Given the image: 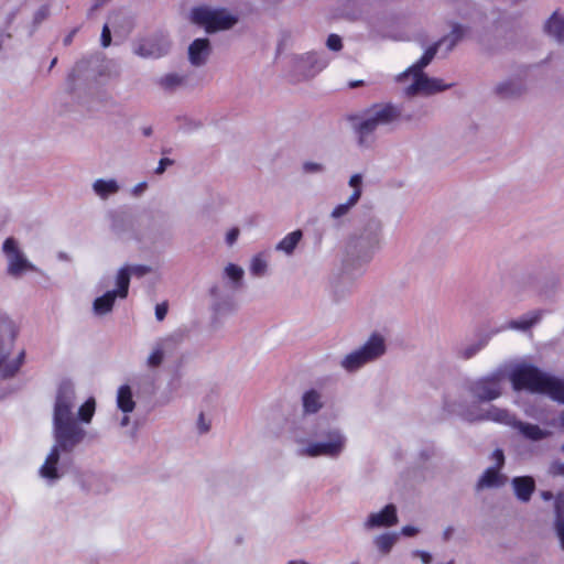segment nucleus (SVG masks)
Returning <instances> with one entry per match:
<instances>
[{
	"label": "nucleus",
	"mask_w": 564,
	"mask_h": 564,
	"mask_svg": "<svg viewBox=\"0 0 564 564\" xmlns=\"http://www.w3.org/2000/svg\"><path fill=\"white\" fill-rule=\"evenodd\" d=\"M75 390L70 383L58 387L54 413L53 429L56 444L52 447L39 473L50 481L61 477L58 473L59 452H72L85 437V431L73 417Z\"/></svg>",
	"instance_id": "obj_1"
},
{
	"label": "nucleus",
	"mask_w": 564,
	"mask_h": 564,
	"mask_svg": "<svg viewBox=\"0 0 564 564\" xmlns=\"http://www.w3.org/2000/svg\"><path fill=\"white\" fill-rule=\"evenodd\" d=\"M447 40V37H444L440 42L427 47L421 58L410 67L409 72L413 73L414 80L405 89L408 96H413L417 93L430 95L443 91L452 86V84H443L442 79L430 78L423 73V68L426 67L436 55L438 45Z\"/></svg>",
	"instance_id": "obj_2"
},
{
	"label": "nucleus",
	"mask_w": 564,
	"mask_h": 564,
	"mask_svg": "<svg viewBox=\"0 0 564 564\" xmlns=\"http://www.w3.org/2000/svg\"><path fill=\"white\" fill-rule=\"evenodd\" d=\"M447 40V37H444L440 42L427 47L421 58L410 67L409 72L413 73L414 80L405 89L408 96H413L417 93L430 95L443 91L452 86V84H443L442 79L430 78L423 73V68L426 67L436 55L438 45Z\"/></svg>",
	"instance_id": "obj_3"
},
{
	"label": "nucleus",
	"mask_w": 564,
	"mask_h": 564,
	"mask_svg": "<svg viewBox=\"0 0 564 564\" xmlns=\"http://www.w3.org/2000/svg\"><path fill=\"white\" fill-rule=\"evenodd\" d=\"M447 40V37H444L440 42L427 47L421 58L410 67L409 72L413 73L414 80L405 89L408 96H413L417 93L430 95L443 91L452 86V84H443L442 79L430 78L423 73V68L426 67L436 55L438 45Z\"/></svg>",
	"instance_id": "obj_4"
},
{
	"label": "nucleus",
	"mask_w": 564,
	"mask_h": 564,
	"mask_svg": "<svg viewBox=\"0 0 564 564\" xmlns=\"http://www.w3.org/2000/svg\"><path fill=\"white\" fill-rule=\"evenodd\" d=\"M368 118L355 124V131L358 134L359 143L364 144L366 138L370 135L379 124H388L401 115L398 107L391 104H376L367 110Z\"/></svg>",
	"instance_id": "obj_5"
},
{
	"label": "nucleus",
	"mask_w": 564,
	"mask_h": 564,
	"mask_svg": "<svg viewBox=\"0 0 564 564\" xmlns=\"http://www.w3.org/2000/svg\"><path fill=\"white\" fill-rule=\"evenodd\" d=\"M546 375L536 366L522 362L511 369L509 379L516 391L540 393Z\"/></svg>",
	"instance_id": "obj_6"
},
{
	"label": "nucleus",
	"mask_w": 564,
	"mask_h": 564,
	"mask_svg": "<svg viewBox=\"0 0 564 564\" xmlns=\"http://www.w3.org/2000/svg\"><path fill=\"white\" fill-rule=\"evenodd\" d=\"M18 336V328L15 324L8 318L0 321V377L9 379L15 376L24 362L25 351L22 350L14 360L8 361L7 357L9 351H3L4 337L8 338L12 345Z\"/></svg>",
	"instance_id": "obj_7"
},
{
	"label": "nucleus",
	"mask_w": 564,
	"mask_h": 564,
	"mask_svg": "<svg viewBox=\"0 0 564 564\" xmlns=\"http://www.w3.org/2000/svg\"><path fill=\"white\" fill-rule=\"evenodd\" d=\"M384 350L383 338L373 334L360 349L347 355L341 361V365L346 370L354 371L381 356Z\"/></svg>",
	"instance_id": "obj_8"
},
{
	"label": "nucleus",
	"mask_w": 564,
	"mask_h": 564,
	"mask_svg": "<svg viewBox=\"0 0 564 564\" xmlns=\"http://www.w3.org/2000/svg\"><path fill=\"white\" fill-rule=\"evenodd\" d=\"M192 20L204 26L209 33L230 29L237 22V18L228 14L225 10H210L204 7L192 10Z\"/></svg>",
	"instance_id": "obj_9"
},
{
	"label": "nucleus",
	"mask_w": 564,
	"mask_h": 564,
	"mask_svg": "<svg viewBox=\"0 0 564 564\" xmlns=\"http://www.w3.org/2000/svg\"><path fill=\"white\" fill-rule=\"evenodd\" d=\"M327 442H316L310 444L305 449L304 454L310 457H317V456H329V457H336L338 456L345 445V438L343 435L336 431H329L326 434Z\"/></svg>",
	"instance_id": "obj_10"
},
{
	"label": "nucleus",
	"mask_w": 564,
	"mask_h": 564,
	"mask_svg": "<svg viewBox=\"0 0 564 564\" xmlns=\"http://www.w3.org/2000/svg\"><path fill=\"white\" fill-rule=\"evenodd\" d=\"M501 375L484 377L473 383L470 390L480 401H492L501 395Z\"/></svg>",
	"instance_id": "obj_11"
},
{
	"label": "nucleus",
	"mask_w": 564,
	"mask_h": 564,
	"mask_svg": "<svg viewBox=\"0 0 564 564\" xmlns=\"http://www.w3.org/2000/svg\"><path fill=\"white\" fill-rule=\"evenodd\" d=\"M2 249L6 256L9 258L8 272L11 275L18 276L26 270L34 269V267L29 263V261L20 252L17 241L12 237H9L4 240Z\"/></svg>",
	"instance_id": "obj_12"
},
{
	"label": "nucleus",
	"mask_w": 564,
	"mask_h": 564,
	"mask_svg": "<svg viewBox=\"0 0 564 564\" xmlns=\"http://www.w3.org/2000/svg\"><path fill=\"white\" fill-rule=\"evenodd\" d=\"M398 522L397 509L393 505H387L380 512L369 516L366 525L368 528L392 527Z\"/></svg>",
	"instance_id": "obj_13"
},
{
	"label": "nucleus",
	"mask_w": 564,
	"mask_h": 564,
	"mask_svg": "<svg viewBox=\"0 0 564 564\" xmlns=\"http://www.w3.org/2000/svg\"><path fill=\"white\" fill-rule=\"evenodd\" d=\"M540 394H546L552 400L564 403V381L546 375Z\"/></svg>",
	"instance_id": "obj_14"
},
{
	"label": "nucleus",
	"mask_w": 564,
	"mask_h": 564,
	"mask_svg": "<svg viewBox=\"0 0 564 564\" xmlns=\"http://www.w3.org/2000/svg\"><path fill=\"white\" fill-rule=\"evenodd\" d=\"M209 41L207 39H196L188 47L189 61L193 65L199 66L205 63L209 54Z\"/></svg>",
	"instance_id": "obj_15"
},
{
	"label": "nucleus",
	"mask_w": 564,
	"mask_h": 564,
	"mask_svg": "<svg viewBox=\"0 0 564 564\" xmlns=\"http://www.w3.org/2000/svg\"><path fill=\"white\" fill-rule=\"evenodd\" d=\"M516 496L519 500L527 502L531 499V496L535 489V484L532 477L530 476H522V477H516L512 480Z\"/></svg>",
	"instance_id": "obj_16"
},
{
	"label": "nucleus",
	"mask_w": 564,
	"mask_h": 564,
	"mask_svg": "<svg viewBox=\"0 0 564 564\" xmlns=\"http://www.w3.org/2000/svg\"><path fill=\"white\" fill-rule=\"evenodd\" d=\"M166 45L151 40H144L134 50L141 57H160L166 53Z\"/></svg>",
	"instance_id": "obj_17"
},
{
	"label": "nucleus",
	"mask_w": 564,
	"mask_h": 564,
	"mask_svg": "<svg viewBox=\"0 0 564 564\" xmlns=\"http://www.w3.org/2000/svg\"><path fill=\"white\" fill-rule=\"evenodd\" d=\"M513 427L519 430V432L525 438L531 440V441H541V440H543V438L549 436V432L542 430L536 424L525 423V422L517 420V422H516Z\"/></svg>",
	"instance_id": "obj_18"
},
{
	"label": "nucleus",
	"mask_w": 564,
	"mask_h": 564,
	"mask_svg": "<svg viewBox=\"0 0 564 564\" xmlns=\"http://www.w3.org/2000/svg\"><path fill=\"white\" fill-rule=\"evenodd\" d=\"M481 420H491L497 423L514 426L517 419L511 415L507 410L491 406L485 414L480 416Z\"/></svg>",
	"instance_id": "obj_19"
},
{
	"label": "nucleus",
	"mask_w": 564,
	"mask_h": 564,
	"mask_svg": "<svg viewBox=\"0 0 564 564\" xmlns=\"http://www.w3.org/2000/svg\"><path fill=\"white\" fill-rule=\"evenodd\" d=\"M118 294L115 291H108L104 295L94 301V310L97 314L104 315L109 313L115 304Z\"/></svg>",
	"instance_id": "obj_20"
},
{
	"label": "nucleus",
	"mask_w": 564,
	"mask_h": 564,
	"mask_svg": "<svg viewBox=\"0 0 564 564\" xmlns=\"http://www.w3.org/2000/svg\"><path fill=\"white\" fill-rule=\"evenodd\" d=\"M545 32L554 36L558 42L564 41V19H560L554 12L545 23Z\"/></svg>",
	"instance_id": "obj_21"
},
{
	"label": "nucleus",
	"mask_w": 564,
	"mask_h": 564,
	"mask_svg": "<svg viewBox=\"0 0 564 564\" xmlns=\"http://www.w3.org/2000/svg\"><path fill=\"white\" fill-rule=\"evenodd\" d=\"M118 408L124 412L129 413L132 412L135 403L132 398V392L129 386L124 384L121 386L118 390V397H117Z\"/></svg>",
	"instance_id": "obj_22"
},
{
	"label": "nucleus",
	"mask_w": 564,
	"mask_h": 564,
	"mask_svg": "<svg viewBox=\"0 0 564 564\" xmlns=\"http://www.w3.org/2000/svg\"><path fill=\"white\" fill-rule=\"evenodd\" d=\"M555 530L560 539L561 546L564 550V498H556L555 500Z\"/></svg>",
	"instance_id": "obj_23"
},
{
	"label": "nucleus",
	"mask_w": 564,
	"mask_h": 564,
	"mask_svg": "<svg viewBox=\"0 0 564 564\" xmlns=\"http://www.w3.org/2000/svg\"><path fill=\"white\" fill-rule=\"evenodd\" d=\"M303 408L306 413H316L322 408L321 395L315 390H310L303 395Z\"/></svg>",
	"instance_id": "obj_24"
},
{
	"label": "nucleus",
	"mask_w": 564,
	"mask_h": 564,
	"mask_svg": "<svg viewBox=\"0 0 564 564\" xmlns=\"http://www.w3.org/2000/svg\"><path fill=\"white\" fill-rule=\"evenodd\" d=\"M302 238L301 230H294L286 235L276 246L278 250H282L286 253H292L297 243Z\"/></svg>",
	"instance_id": "obj_25"
},
{
	"label": "nucleus",
	"mask_w": 564,
	"mask_h": 564,
	"mask_svg": "<svg viewBox=\"0 0 564 564\" xmlns=\"http://www.w3.org/2000/svg\"><path fill=\"white\" fill-rule=\"evenodd\" d=\"M130 284V268L124 267L121 268L117 275V286L118 289L115 291L119 297L126 299L129 291Z\"/></svg>",
	"instance_id": "obj_26"
},
{
	"label": "nucleus",
	"mask_w": 564,
	"mask_h": 564,
	"mask_svg": "<svg viewBox=\"0 0 564 564\" xmlns=\"http://www.w3.org/2000/svg\"><path fill=\"white\" fill-rule=\"evenodd\" d=\"M360 196L361 191L355 189L346 203L339 204L334 208V210L332 212V216L334 218H340L345 216L350 210V208L357 204Z\"/></svg>",
	"instance_id": "obj_27"
},
{
	"label": "nucleus",
	"mask_w": 564,
	"mask_h": 564,
	"mask_svg": "<svg viewBox=\"0 0 564 564\" xmlns=\"http://www.w3.org/2000/svg\"><path fill=\"white\" fill-rule=\"evenodd\" d=\"M499 477L498 468L489 467L478 480L477 487L484 488L497 486L499 485Z\"/></svg>",
	"instance_id": "obj_28"
},
{
	"label": "nucleus",
	"mask_w": 564,
	"mask_h": 564,
	"mask_svg": "<svg viewBox=\"0 0 564 564\" xmlns=\"http://www.w3.org/2000/svg\"><path fill=\"white\" fill-rule=\"evenodd\" d=\"M96 402L94 398H89L78 410V417L84 423H89L94 416Z\"/></svg>",
	"instance_id": "obj_29"
},
{
	"label": "nucleus",
	"mask_w": 564,
	"mask_h": 564,
	"mask_svg": "<svg viewBox=\"0 0 564 564\" xmlns=\"http://www.w3.org/2000/svg\"><path fill=\"white\" fill-rule=\"evenodd\" d=\"M94 189L96 193L102 197L116 193L118 191V185L115 181H104L98 180L94 184Z\"/></svg>",
	"instance_id": "obj_30"
},
{
	"label": "nucleus",
	"mask_w": 564,
	"mask_h": 564,
	"mask_svg": "<svg viewBox=\"0 0 564 564\" xmlns=\"http://www.w3.org/2000/svg\"><path fill=\"white\" fill-rule=\"evenodd\" d=\"M397 541V535L391 533H384L376 539V545L380 552L387 554L390 552Z\"/></svg>",
	"instance_id": "obj_31"
},
{
	"label": "nucleus",
	"mask_w": 564,
	"mask_h": 564,
	"mask_svg": "<svg viewBox=\"0 0 564 564\" xmlns=\"http://www.w3.org/2000/svg\"><path fill=\"white\" fill-rule=\"evenodd\" d=\"M183 82V78L177 74H167L160 78V85L167 90H172L175 87L180 86Z\"/></svg>",
	"instance_id": "obj_32"
},
{
	"label": "nucleus",
	"mask_w": 564,
	"mask_h": 564,
	"mask_svg": "<svg viewBox=\"0 0 564 564\" xmlns=\"http://www.w3.org/2000/svg\"><path fill=\"white\" fill-rule=\"evenodd\" d=\"M267 262L261 256H256L251 261L250 271L254 275H261L265 272Z\"/></svg>",
	"instance_id": "obj_33"
},
{
	"label": "nucleus",
	"mask_w": 564,
	"mask_h": 564,
	"mask_svg": "<svg viewBox=\"0 0 564 564\" xmlns=\"http://www.w3.org/2000/svg\"><path fill=\"white\" fill-rule=\"evenodd\" d=\"M164 358V351L161 347H155L148 358V366L150 368L159 367Z\"/></svg>",
	"instance_id": "obj_34"
},
{
	"label": "nucleus",
	"mask_w": 564,
	"mask_h": 564,
	"mask_svg": "<svg viewBox=\"0 0 564 564\" xmlns=\"http://www.w3.org/2000/svg\"><path fill=\"white\" fill-rule=\"evenodd\" d=\"M540 318H541V313L538 312V313H534L533 316L530 318H523V319L513 322V326L525 330V329H529L530 327H532L535 323H538Z\"/></svg>",
	"instance_id": "obj_35"
},
{
	"label": "nucleus",
	"mask_w": 564,
	"mask_h": 564,
	"mask_svg": "<svg viewBox=\"0 0 564 564\" xmlns=\"http://www.w3.org/2000/svg\"><path fill=\"white\" fill-rule=\"evenodd\" d=\"M225 271H226L227 276L230 278L235 282H238L242 279L243 270L236 264L229 263L226 267Z\"/></svg>",
	"instance_id": "obj_36"
},
{
	"label": "nucleus",
	"mask_w": 564,
	"mask_h": 564,
	"mask_svg": "<svg viewBox=\"0 0 564 564\" xmlns=\"http://www.w3.org/2000/svg\"><path fill=\"white\" fill-rule=\"evenodd\" d=\"M496 91L499 96L507 97L516 95L518 89L514 88V85L511 82H507L497 86Z\"/></svg>",
	"instance_id": "obj_37"
},
{
	"label": "nucleus",
	"mask_w": 564,
	"mask_h": 564,
	"mask_svg": "<svg viewBox=\"0 0 564 564\" xmlns=\"http://www.w3.org/2000/svg\"><path fill=\"white\" fill-rule=\"evenodd\" d=\"M463 35H464L463 26L459 24H454L452 32H451V36H449L448 50H452L456 45V43L463 37Z\"/></svg>",
	"instance_id": "obj_38"
},
{
	"label": "nucleus",
	"mask_w": 564,
	"mask_h": 564,
	"mask_svg": "<svg viewBox=\"0 0 564 564\" xmlns=\"http://www.w3.org/2000/svg\"><path fill=\"white\" fill-rule=\"evenodd\" d=\"M326 45L332 51H339L343 47L340 36L337 34L328 35Z\"/></svg>",
	"instance_id": "obj_39"
},
{
	"label": "nucleus",
	"mask_w": 564,
	"mask_h": 564,
	"mask_svg": "<svg viewBox=\"0 0 564 564\" xmlns=\"http://www.w3.org/2000/svg\"><path fill=\"white\" fill-rule=\"evenodd\" d=\"M550 473L554 476H564V462H552V464L550 465Z\"/></svg>",
	"instance_id": "obj_40"
},
{
	"label": "nucleus",
	"mask_w": 564,
	"mask_h": 564,
	"mask_svg": "<svg viewBox=\"0 0 564 564\" xmlns=\"http://www.w3.org/2000/svg\"><path fill=\"white\" fill-rule=\"evenodd\" d=\"M50 14V8L48 6H42L35 13L34 15V22L35 23H41L42 21H44Z\"/></svg>",
	"instance_id": "obj_41"
},
{
	"label": "nucleus",
	"mask_w": 564,
	"mask_h": 564,
	"mask_svg": "<svg viewBox=\"0 0 564 564\" xmlns=\"http://www.w3.org/2000/svg\"><path fill=\"white\" fill-rule=\"evenodd\" d=\"M101 45L108 47L111 43V33L108 24H105L101 31Z\"/></svg>",
	"instance_id": "obj_42"
},
{
	"label": "nucleus",
	"mask_w": 564,
	"mask_h": 564,
	"mask_svg": "<svg viewBox=\"0 0 564 564\" xmlns=\"http://www.w3.org/2000/svg\"><path fill=\"white\" fill-rule=\"evenodd\" d=\"M167 314V303L163 302L156 305L155 316L159 321H163Z\"/></svg>",
	"instance_id": "obj_43"
},
{
	"label": "nucleus",
	"mask_w": 564,
	"mask_h": 564,
	"mask_svg": "<svg viewBox=\"0 0 564 564\" xmlns=\"http://www.w3.org/2000/svg\"><path fill=\"white\" fill-rule=\"evenodd\" d=\"M492 458L497 463V468L500 469L505 464V454H503L502 449H500V448L495 449L492 453Z\"/></svg>",
	"instance_id": "obj_44"
},
{
	"label": "nucleus",
	"mask_w": 564,
	"mask_h": 564,
	"mask_svg": "<svg viewBox=\"0 0 564 564\" xmlns=\"http://www.w3.org/2000/svg\"><path fill=\"white\" fill-rule=\"evenodd\" d=\"M172 164H173V161L171 159H167V158L161 159L158 167L155 169V173L162 174L165 171L166 166L172 165Z\"/></svg>",
	"instance_id": "obj_45"
},
{
	"label": "nucleus",
	"mask_w": 564,
	"mask_h": 564,
	"mask_svg": "<svg viewBox=\"0 0 564 564\" xmlns=\"http://www.w3.org/2000/svg\"><path fill=\"white\" fill-rule=\"evenodd\" d=\"M239 236V229L238 228H231L226 236V241L228 245H232L236 242Z\"/></svg>",
	"instance_id": "obj_46"
},
{
	"label": "nucleus",
	"mask_w": 564,
	"mask_h": 564,
	"mask_svg": "<svg viewBox=\"0 0 564 564\" xmlns=\"http://www.w3.org/2000/svg\"><path fill=\"white\" fill-rule=\"evenodd\" d=\"M149 271H150V269L144 265H135V267L130 268V274L133 273L138 276H142L145 273H148Z\"/></svg>",
	"instance_id": "obj_47"
},
{
	"label": "nucleus",
	"mask_w": 564,
	"mask_h": 564,
	"mask_svg": "<svg viewBox=\"0 0 564 564\" xmlns=\"http://www.w3.org/2000/svg\"><path fill=\"white\" fill-rule=\"evenodd\" d=\"M349 185L351 187H354V191L355 189H360L361 191V176L359 174H355L350 177L349 180Z\"/></svg>",
	"instance_id": "obj_48"
},
{
	"label": "nucleus",
	"mask_w": 564,
	"mask_h": 564,
	"mask_svg": "<svg viewBox=\"0 0 564 564\" xmlns=\"http://www.w3.org/2000/svg\"><path fill=\"white\" fill-rule=\"evenodd\" d=\"M198 429L200 433H206L209 431V424L205 423L204 413L202 412L198 416Z\"/></svg>",
	"instance_id": "obj_49"
},
{
	"label": "nucleus",
	"mask_w": 564,
	"mask_h": 564,
	"mask_svg": "<svg viewBox=\"0 0 564 564\" xmlns=\"http://www.w3.org/2000/svg\"><path fill=\"white\" fill-rule=\"evenodd\" d=\"M322 170V165L317 163L307 162L304 164V171L305 172H317Z\"/></svg>",
	"instance_id": "obj_50"
},
{
	"label": "nucleus",
	"mask_w": 564,
	"mask_h": 564,
	"mask_svg": "<svg viewBox=\"0 0 564 564\" xmlns=\"http://www.w3.org/2000/svg\"><path fill=\"white\" fill-rule=\"evenodd\" d=\"M401 532L405 536H414L419 532V530L415 527L405 525L402 528Z\"/></svg>",
	"instance_id": "obj_51"
},
{
	"label": "nucleus",
	"mask_w": 564,
	"mask_h": 564,
	"mask_svg": "<svg viewBox=\"0 0 564 564\" xmlns=\"http://www.w3.org/2000/svg\"><path fill=\"white\" fill-rule=\"evenodd\" d=\"M415 555L419 556L424 564H429L432 561V556L430 553L424 551H416Z\"/></svg>",
	"instance_id": "obj_52"
},
{
	"label": "nucleus",
	"mask_w": 564,
	"mask_h": 564,
	"mask_svg": "<svg viewBox=\"0 0 564 564\" xmlns=\"http://www.w3.org/2000/svg\"><path fill=\"white\" fill-rule=\"evenodd\" d=\"M478 349H479V348H474V347L466 349V350L464 351V358H465V359H469V358H471V357L477 352V350H478Z\"/></svg>",
	"instance_id": "obj_53"
},
{
	"label": "nucleus",
	"mask_w": 564,
	"mask_h": 564,
	"mask_svg": "<svg viewBox=\"0 0 564 564\" xmlns=\"http://www.w3.org/2000/svg\"><path fill=\"white\" fill-rule=\"evenodd\" d=\"M359 86H364V82L362 80H354V82L349 83V87L350 88H356V87H359Z\"/></svg>",
	"instance_id": "obj_54"
},
{
	"label": "nucleus",
	"mask_w": 564,
	"mask_h": 564,
	"mask_svg": "<svg viewBox=\"0 0 564 564\" xmlns=\"http://www.w3.org/2000/svg\"><path fill=\"white\" fill-rule=\"evenodd\" d=\"M142 132L145 137H150L152 134V128L145 127V128H143Z\"/></svg>",
	"instance_id": "obj_55"
},
{
	"label": "nucleus",
	"mask_w": 564,
	"mask_h": 564,
	"mask_svg": "<svg viewBox=\"0 0 564 564\" xmlns=\"http://www.w3.org/2000/svg\"><path fill=\"white\" fill-rule=\"evenodd\" d=\"M542 497H543L545 500H550V499H552V498H553V495H552V492H550V491H543V492H542Z\"/></svg>",
	"instance_id": "obj_56"
},
{
	"label": "nucleus",
	"mask_w": 564,
	"mask_h": 564,
	"mask_svg": "<svg viewBox=\"0 0 564 564\" xmlns=\"http://www.w3.org/2000/svg\"><path fill=\"white\" fill-rule=\"evenodd\" d=\"M452 531H453V529H452V528H448V529H446V530H445V532H444V538H445V540H448V539H449V536H451V534H452Z\"/></svg>",
	"instance_id": "obj_57"
},
{
	"label": "nucleus",
	"mask_w": 564,
	"mask_h": 564,
	"mask_svg": "<svg viewBox=\"0 0 564 564\" xmlns=\"http://www.w3.org/2000/svg\"><path fill=\"white\" fill-rule=\"evenodd\" d=\"M348 119H349V121L355 122V121H357L359 119V116L351 115V116L348 117Z\"/></svg>",
	"instance_id": "obj_58"
},
{
	"label": "nucleus",
	"mask_w": 564,
	"mask_h": 564,
	"mask_svg": "<svg viewBox=\"0 0 564 564\" xmlns=\"http://www.w3.org/2000/svg\"><path fill=\"white\" fill-rule=\"evenodd\" d=\"M145 187V183H141L137 186V191H142V188Z\"/></svg>",
	"instance_id": "obj_59"
},
{
	"label": "nucleus",
	"mask_w": 564,
	"mask_h": 564,
	"mask_svg": "<svg viewBox=\"0 0 564 564\" xmlns=\"http://www.w3.org/2000/svg\"><path fill=\"white\" fill-rule=\"evenodd\" d=\"M561 425L564 427V412L560 416Z\"/></svg>",
	"instance_id": "obj_60"
},
{
	"label": "nucleus",
	"mask_w": 564,
	"mask_h": 564,
	"mask_svg": "<svg viewBox=\"0 0 564 564\" xmlns=\"http://www.w3.org/2000/svg\"><path fill=\"white\" fill-rule=\"evenodd\" d=\"M70 41H72V37H70V35H69V36H67V37L65 39V44H69V43H70Z\"/></svg>",
	"instance_id": "obj_61"
},
{
	"label": "nucleus",
	"mask_w": 564,
	"mask_h": 564,
	"mask_svg": "<svg viewBox=\"0 0 564 564\" xmlns=\"http://www.w3.org/2000/svg\"><path fill=\"white\" fill-rule=\"evenodd\" d=\"M56 62H57V58L56 57L53 58V61L51 62V68L56 64Z\"/></svg>",
	"instance_id": "obj_62"
},
{
	"label": "nucleus",
	"mask_w": 564,
	"mask_h": 564,
	"mask_svg": "<svg viewBox=\"0 0 564 564\" xmlns=\"http://www.w3.org/2000/svg\"><path fill=\"white\" fill-rule=\"evenodd\" d=\"M562 451L564 452V445L562 446Z\"/></svg>",
	"instance_id": "obj_63"
}]
</instances>
